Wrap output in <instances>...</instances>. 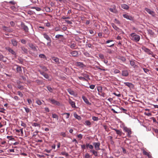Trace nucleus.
<instances>
[{
	"label": "nucleus",
	"mask_w": 158,
	"mask_h": 158,
	"mask_svg": "<svg viewBox=\"0 0 158 158\" xmlns=\"http://www.w3.org/2000/svg\"><path fill=\"white\" fill-rule=\"evenodd\" d=\"M130 38L132 41L136 42H139L140 39V36L135 33H131L130 35Z\"/></svg>",
	"instance_id": "1"
},
{
	"label": "nucleus",
	"mask_w": 158,
	"mask_h": 158,
	"mask_svg": "<svg viewBox=\"0 0 158 158\" xmlns=\"http://www.w3.org/2000/svg\"><path fill=\"white\" fill-rule=\"evenodd\" d=\"M124 131L127 133V135L129 137H131V135L132 134V131L131 128H128L126 127H124L123 128Z\"/></svg>",
	"instance_id": "2"
},
{
	"label": "nucleus",
	"mask_w": 158,
	"mask_h": 158,
	"mask_svg": "<svg viewBox=\"0 0 158 158\" xmlns=\"http://www.w3.org/2000/svg\"><path fill=\"white\" fill-rule=\"evenodd\" d=\"M5 48L6 50L8 51L10 53L13 55L14 57H16V53L11 48L8 47L6 48Z\"/></svg>",
	"instance_id": "3"
},
{
	"label": "nucleus",
	"mask_w": 158,
	"mask_h": 158,
	"mask_svg": "<svg viewBox=\"0 0 158 158\" xmlns=\"http://www.w3.org/2000/svg\"><path fill=\"white\" fill-rule=\"evenodd\" d=\"M48 101L50 102L52 104L54 105H56L57 106H60V103L59 102L55 100L54 99L49 98L48 99Z\"/></svg>",
	"instance_id": "4"
},
{
	"label": "nucleus",
	"mask_w": 158,
	"mask_h": 158,
	"mask_svg": "<svg viewBox=\"0 0 158 158\" xmlns=\"http://www.w3.org/2000/svg\"><path fill=\"white\" fill-rule=\"evenodd\" d=\"M94 145V146L95 149L96 151H98L100 150V143L99 142H94L93 143Z\"/></svg>",
	"instance_id": "5"
},
{
	"label": "nucleus",
	"mask_w": 158,
	"mask_h": 158,
	"mask_svg": "<svg viewBox=\"0 0 158 158\" xmlns=\"http://www.w3.org/2000/svg\"><path fill=\"white\" fill-rule=\"evenodd\" d=\"M142 49L143 51L149 55H152V52L150 50L145 47H143Z\"/></svg>",
	"instance_id": "6"
},
{
	"label": "nucleus",
	"mask_w": 158,
	"mask_h": 158,
	"mask_svg": "<svg viewBox=\"0 0 158 158\" xmlns=\"http://www.w3.org/2000/svg\"><path fill=\"white\" fill-rule=\"evenodd\" d=\"M69 46L72 49H76L77 48L76 44L75 42L71 43Z\"/></svg>",
	"instance_id": "7"
},
{
	"label": "nucleus",
	"mask_w": 158,
	"mask_h": 158,
	"mask_svg": "<svg viewBox=\"0 0 158 158\" xmlns=\"http://www.w3.org/2000/svg\"><path fill=\"white\" fill-rule=\"evenodd\" d=\"M145 10L149 14L151 15L152 16H154L155 15V13L154 12L151 10L150 9L146 8H145Z\"/></svg>",
	"instance_id": "8"
},
{
	"label": "nucleus",
	"mask_w": 158,
	"mask_h": 158,
	"mask_svg": "<svg viewBox=\"0 0 158 158\" xmlns=\"http://www.w3.org/2000/svg\"><path fill=\"white\" fill-rule=\"evenodd\" d=\"M123 17L126 19L129 20H132L133 19V18L130 15H128L127 14H123Z\"/></svg>",
	"instance_id": "9"
},
{
	"label": "nucleus",
	"mask_w": 158,
	"mask_h": 158,
	"mask_svg": "<svg viewBox=\"0 0 158 158\" xmlns=\"http://www.w3.org/2000/svg\"><path fill=\"white\" fill-rule=\"evenodd\" d=\"M111 25L118 32H120V31H122L121 29L117 27L114 23H111Z\"/></svg>",
	"instance_id": "10"
},
{
	"label": "nucleus",
	"mask_w": 158,
	"mask_h": 158,
	"mask_svg": "<svg viewBox=\"0 0 158 158\" xmlns=\"http://www.w3.org/2000/svg\"><path fill=\"white\" fill-rule=\"evenodd\" d=\"M113 130H114L116 133L119 135V136H121L122 135V134L123 133V132H122L121 130H118L116 129H112Z\"/></svg>",
	"instance_id": "11"
},
{
	"label": "nucleus",
	"mask_w": 158,
	"mask_h": 158,
	"mask_svg": "<svg viewBox=\"0 0 158 158\" xmlns=\"http://www.w3.org/2000/svg\"><path fill=\"white\" fill-rule=\"evenodd\" d=\"M82 98L86 104L89 105H91V103L89 102L88 99L85 96H82Z\"/></svg>",
	"instance_id": "12"
},
{
	"label": "nucleus",
	"mask_w": 158,
	"mask_h": 158,
	"mask_svg": "<svg viewBox=\"0 0 158 158\" xmlns=\"http://www.w3.org/2000/svg\"><path fill=\"white\" fill-rule=\"evenodd\" d=\"M70 53L73 57H77L78 55V52L76 51H73Z\"/></svg>",
	"instance_id": "13"
},
{
	"label": "nucleus",
	"mask_w": 158,
	"mask_h": 158,
	"mask_svg": "<svg viewBox=\"0 0 158 158\" xmlns=\"http://www.w3.org/2000/svg\"><path fill=\"white\" fill-rule=\"evenodd\" d=\"M76 66L80 68H83L85 66V65L82 62H77L76 64Z\"/></svg>",
	"instance_id": "14"
},
{
	"label": "nucleus",
	"mask_w": 158,
	"mask_h": 158,
	"mask_svg": "<svg viewBox=\"0 0 158 158\" xmlns=\"http://www.w3.org/2000/svg\"><path fill=\"white\" fill-rule=\"evenodd\" d=\"M43 35L44 38H45L48 41H50L51 38L46 33H44L43 34Z\"/></svg>",
	"instance_id": "15"
},
{
	"label": "nucleus",
	"mask_w": 158,
	"mask_h": 158,
	"mask_svg": "<svg viewBox=\"0 0 158 158\" xmlns=\"http://www.w3.org/2000/svg\"><path fill=\"white\" fill-rule=\"evenodd\" d=\"M69 102L73 108H75L76 107L75 102L70 98L69 99Z\"/></svg>",
	"instance_id": "16"
},
{
	"label": "nucleus",
	"mask_w": 158,
	"mask_h": 158,
	"mask_svg": "<svg viewBox=\"0 0 158 158\" xmlns=\"http://www.w3.org/2000/svg\"><path fill=\"white\" fill-rule=\"evenodd\" d=\"M51 58L52 60L54 61L56 63H57V64H59L60 62L59 61V59L58 58L53 56Z\"/></svg>",
	"instance_id": "17"
},
{
	"label": "nucleus",
	"mask_w": 158,
	"mask_h": 158,
	"mask_svg": "<svg viewBox=\"0 0 158 158\" xmlns=\"http://www.w3.org/2000/svg\"><path fill=\"white\" fill-rule=\"evenodd\" d=\"M0 60L2 61L3 62H5L6 61L7 58L4 56L2 55H0Z\"/></svg>",
	"instance_id": "18"
},
{
	"label": "nucleus",
	"mask_w": 158,
	"mask_h": 158,
	"mask_svg": "<svg viewBox=\"0 0 158 158\" xmlns=\"http://www.w3.org/2000/svg\"><path fill=\"white\" fill-rule=\"evenodd\" d=\"M122 75L124 77H127L129 75V73L127 70H123L122 72Z\"/></svg>",
	"instance_id": "19"
},
{
	"label": "nucleus",
	"mask_w": 158,
	"mask_h": 158,
	"mask_svg": "<svg viewBox=\"0 0 158 158\" xmlns=\"http://www.w3.org/2000/svg\"><path fill=\"white\" fill-rule=\"evenodd\" d=\"M40 73L46 79H48L49 77V76L48 74L47 73H45L44 72L40 71Z\"/></svg>",
	"instance_id": "20"
},
{
	"label": "nucleus",
	"mask_w": 158,
	"mask_h": 158,
	"mask_svg": "<svg viewBox=\"0 0 158 158\" xmlns=\"http://www.w3.org/2000/svg\"><path fill=\"white\" fill-rule=\"evenodd\" d=\"M143 155L147 156L148 158H151L152 157L149 152H148L144 150H143Z\"/></svg>",
	"instance_id": "21"
},
{
	"label": "nucleus",
	"mask_w": 158,
	"mask_h": 158,
	"mask_svg": "<svg viewBox=\"0 0 158 158\" xmlns=\"http://www.w3.org/2000/svg\"><path fill=\"white\" fill-rule=\"evenodd\" d=\"M21 27L25 32H28V28L27 26L25 25L24 24H22Z\"/></svg>",
	"instance_id": "22"
},
{
	"label": "nucleus",
	"mask_w": 158,
	"mask_h": 158,
	"mask_svg": "<svg viewBox=\"0 0 158 158\" xmlns=\"http://www.w3.org/2000/svg\"><path fill=\"white\" fill-rule=\"evenodd\" d=\"M16 66H17L16 70L17 72L19 73H21L22 72L21 67L20 66L17 65H16Z\"/></svg>",
	"instance_id": "23"
},
{
	"label": "nucleus",
	"mask_w": 158,
	"mask_h": 158,
	"mask_svg": "<svg viewBox=\"0 0 158 158\" xmlns=\"http://www.w3.org/2000/svg\"><path fill=\"white\" fill-rule=\"evenodd\" d=\"M121 7L125 10H128L129 8V6L127 5L124 4L121 5Z\"/></svg>",
	"instance_id": "24"
},
{
	"label": "nucleus",
	"mask_w": 158,
	"mask_h": 158,
	"mask_svg": "<svg viewBox=\"0 0 158 158\" xmlns=\"http://www.w3.org/2000/svg\"><path fill=\"white\" fill-rule=\"evenodd\" d=\"M90 152L92 153L95 156H98V152L97 151L93 150H90Z\"/></svg>",
	"instance_id": "25"
},
{
	"label": "nucleus",
	"mask_w": 158,
	"mask_h": 158,
	"mask_svg": "<svg viewBox=\"0 0 158 158\" xmlns=\"http://www.w3.org/2000/svg\"><path fill=\"white\" fill-rule=\"evenodd\" d=\"M86 147L87 148H89L90 149H91V150H93L92 149L94 148V147L92 145L89 144L88 143L86 144Z\"/></svg>",
	"instance_id": "26"
},
{
	"label": "nucleus",
	"mask_w": 158,
	"mask_h": 158,
	"mask_svg": "<svg viewBox=\"0 0 158 158\" xmlns=\"http://www.w3.org/2000/svg\"><path fill=\"white\" fill-rule=\"evenodd\" d=\"M73 115L74 117L78 120H81V116L77 115L76 113H74Z\"/></svg>",
	"instance_id": "27"
},
{
	"label": "nucleus",
	"mask_w": 158,
	"mask_h": 158,
	"mask_svg": "<svg viewBox=\"0 0 158 158\" xmlns=\"http://www.w3.org/2000/svg\"><path fill=\"white\" fill-rule=\"evenodd\" d=\"M68 92L69 93V94L72 95H74L75 94L74 92L72 90L70 89H67Z\"/></svg>",
	"instance_id": "28"
},
{
	"label": "nucleus",
	"mask_w": 158,
	"mask_h": 158,
	"mask_svg": "<svg viewBox=\"0 0 158 158\" xmlns=\"http://www.w3.org/2000/svg\"><path fill=\"white\" fill-rule=\"evenodd\" d=\"M11 42L14 46H16L17 45V41L14 39H13L11 40Z\"/></svg>",
	"instance_id": "29"
},
{
	"label": "nucleus",
	"mask_w": 158,
	"mask_h": 158,
	"mask_svg": "<svg viewBox=\"0 0 158 158\" xmlns=\"http://www.w3.org/2000/svg\"><path fill=\"white\" fill-rule=\"evenodd\" d=\"M30 47L34 51H37L36 47L32 44H30Z\"/></svg>",
	"instance_id": "30"
},
{
	"label": "nucleus",
	"mask_w": 158,
	"mask_h": 158,
	"mask_svg": "<svg viewBox=\"0 0 158 158\" xmlns=\"http://www.w3.org/2000/svg\"><path fill=\"white\" fill-rule=\"evenodd\" d=\"M118 59L122 60L123 62H125L126 60L125 58L123 56H119L118 57Z\"/></svg>",
	"instance_id": "31"
},
{
	"label": "nucleus",
	"mask_w": 158,
	"mask_h": 158,
	"mask_svg": "<svg viewBox=\"0 0 158 158\" xmlns=\"http://www.w3.org/2000/svg\"><path fill=\"white\" fill-rule=\"evenodd\" d=\"M22 50L23 51L24 53H27L28 52L27 49L24 47H21Z\"/></svg>",
	"instance_id": "32"
},
{
	"label": "nucleus",
	"mask_w": 158,
	"mask_h": 158,
	"mask_svg": "<svg viewBox=\"0 0 158 158\" xmlns=\"http://www.w3.org/2000/svg\"><path fill=\"white\" fill-rule=\"evenodd\" d=\"M84 54L85 56L86 57H91L93 58V57L92 56H90V54L87 52H85L84 53Z\"/></svg>",
	"instance_id": "33"
},
{
	"label": "nucleus",
	"mask_w": 158,
	"mask_h": 158,
	"mask_svg": "<svg viewBox=\"0 0 158 158\" xmlns=\"http://www.w3.org/2000/svg\"><path fill=\"white\" fill-rule=\"evenodd\" d=\"M124 84L125 85L128 86L129 87H131L132 85V84L129 82H124Z\"/></svg>",
	"instance_id": "34"
},
{
	"label": "nucleus",
	"mask_w": 158,
	"mask_h": 158,
	"mask_svg": "<svg viewBox=\"0 0 158 158\" xmlns=\"http://www.w3.org/2000/svg\"><path fill=\"white\" fill-rule=\"evenodd\" d=\"M85 124L88 126H90L91 123L89 120H86L85 122Z\"/></svg>",
	"instance_id": "35"
},
{
	"label": "nucleus",
	"mask_w": 158,
	"mask_h": 158,
	"mask_svg": "<svg viewBox=\"0 0 158 158\" xmlns=\"http://www.w3.org/2000/svg\"><path fill=\"white\" fill-rule=\"evenodd\" d=\"M32 125L33 126L35 127H40V124L39 123H32Z\"/></svg>",
	"instance_id": "36"
},
{
	"label": "nucleus",
	"mask_w": 158,
	"mask_h": 158,
	"mask_svg": "<svg viewBox=\"0 0 158 158\" xmlns=\"http://www.w3.org/2000/svg\"><path fill=\"white\" fill-rule=\"evenodd\" d=\"M36 103L39 105H40L42 103L41 101L38 99H36Z\"/></svg>",
	"instance_id": "37"
},
{
	"label": "nucleus",
	"mask_w": 158,
	"mask_h": 158,
	"mask_svg": "<svg viewBox=\"0 0 158 158\" xmlns=\"http://www.w3.org/2000/svg\"><path fill=\"white\" fill-rule=\"evenodd\" d=\"M52 117L53 118H56L57 120H58L59 118L58 115L55 114H52Z\"/></svg>",
	"instance_id": "38"
},
{
	"label": "nucleus",
	"mask_w": 158,
	"mask_h": 158,
	"mask_svg": "<svg viewBox=\"0 0 158 158\" xmlns=\"http://www.w3.org/2000/svg\"><path fill=\"white\" fill-rule=\"evenodd\" d=\"M78 78L80 80H81L84 81H87V80L84 77H78Z\"/></svg>",
	"instance_id": "39"
},
{
	"label": "nucleus",
	"mask_w": 158,
	"mask_h": 158,
	"mask_svg": "<svg viewBox=\"0 0 158 158\" xmlns=\"http://www.w3.org/2000/svg\"><path fill=\"white\" fill-rule=\"evenodd\" d=\"M130 64L131 65V66H133L134 67H135V62L134 61L131 60L130 61Z\"/></svg>",
	"instance_id": "40"
},
{
	"label": "nucleus",
	"mask_w": 158,
	"mask_h": 158,
	"mask_svg": "<svg viewBox=\"0 0 158 158\" xmlns=\"http://www.w3.org/2000/svg\"><path fill=\"white\" fill-rule=\"evenodd\" d=\"M110 11L112 12H113L114 13H116V10L115 8L113 9L112 8H110L109 9Z\"/></svg>",
	"instance_id": "41"
},
{
	"label": "nucleus",
	"mask_w": 158,
	"mask_h": 158,
	"mask_svg": "<svg viewBox=\"0 0 158 158\" xmlns=\"http://www.w3.org/2000/svg\"><path fill=\"white\" fill-rule=\"evenodd\" d=\"M97 89H98V90L99 92H100V93L102 92V88L101 86H98V87Z\"/></svg>",
	"instance_id": "42"
},
{
	"label": "nucleus",
	"mask_w": 158,
	"mask_h": 158,
	"mask_svg": "<svg viewBox=\"0 0 158 158\" xmlns=\"http://www.w3.org/2000/svg\"><path fill=\"white\" fill-rule=\"evenodd\" d=\"M60 135L63 137H66V133L64 132H61L60 133Z\"/></svg>",
	"instance_id": "43"
},
{
	"label": "nucleus",
	"mask_w": 158,
	"mask_h": 158,
	"mask_svg": "<svg viewBox=\"0 0 158 158\" xmlns=\"http://www.w3.org/2000/svg\"><path fill=\"white\" fill-rule=\"evenodd\" d=\"M21 126L23 127L24 128H26L27 127V125L26 123H24L23 122H21Z\"/></svg>",
	"instance_id": "44"
},
{
	"label": "nucleus",
	"mask_w": 158,
	"mask_h": 158,
	"mask_svg": "<svg viewBox=\"0 0 158 158\" xmlns=\"http://www.w3.org/2000/svg\"><path fill=\"white\" fill-rule=\"evenodd\" d=\"M17 94L21 97H22L23 96V94L20 91H18L17 92Z\"/></svg>",
	"instance_id": "45"
},
{
	"label": "nucleus",
	"mask_w": 158,
	"mask_h": 158,
	"mask_svg": "<svg viewBox=\"0 0 158 158\" xmlns=\"http://www.w3.org/2000/svg\"><path fill=\"white\" fill-rule=\"evenodd\" d=\"M92 119L94 121H97L98 120V118L95 116H93L92 117Z\"/></svg>",
	"instance_id": "46"
},
{
	"label": "nucleus",
	"mask_w": 158,
	"mask_h": 158,
	"mask_svg": "<svg viewBox=\"0 0 158 158\" xmlns=\"http://www.w3.org/2000/svg\"><path fill=\"white\" fill-rule=\"evenodd\" d=\"M47 88L48 89L49 92H52L53 89L51 87L49 86H47Z\"/></svg>",
	"instance_id": "47"
},
{
	"label": "nucleus",
	"mask_w": 158,
	"mask_h": 158,
	"mask_svg": "<svg viewBox=\"0 0 158 158\" xmlns=\"http://www.w3.org/2000/svg\"><path fill=\"white\" fill-rule=\"evenodd\" d=\"M24 108L25 109L26 112L27 113L30 112V109L27 107H24Z\"/></svg>",
	"instance_id": "48"
},
{
	"label": "nucleus",
	"mask_w": 158,
	"mask_h": 158,
	"mask_svg": "<svg viewBox=\"0 0 158 158\" xmlns=\"http://www.w3.org/2000/svg\"><path fill=\"white\" fill-rule=\"evenodd\" d=\"M39 56L40 58H46V57L43 54H41L39 55Z\"/></svg>",
	"instance_id": "49"
},
{
	"label": "nucleus",
	"mask_w": 158,
	"mask_h": 158,
	"mask_svg": "<svg viewBox=\"0 0 158 158\" xmlns=\"http://www.w3.org/2000/svg\"><path fill=\"white\" fill-rule=\"evenodd\" d=\"M63 37V35H56L55 36V37L57 39H59L62 37Z\"/></svg>",
	"instance_id": "50"
},
{
	"label": "nucleus",
	"mask_w": 158,
	"mask_h": 158,
	"mask_svg": "<svg viewBox=\"0 0 158 158\" xmlns=\"http://www.w3.org/2000/svg\"><path fill=\"white\" fill-rule=\"evenodd\" d=\"M61 154L63 155H65L66 156H68L69 154L68 153L66 152H61Z\"/></svg>",
	"instance_id": "51"
},
{
	"label": "nucleus",
	"mask_w": 158,
	"mask_h": 158,
	"mask_svg": "<svg viewBox=\"0 0 158 158\" xmlns=\"http://www.w3.org/2000/svg\"><path fill=\"white\" fill-rule=\"evenodd\" d=\"M32 8L35 9L37 11H40L41 10V9L40 8L37 7H34Z\"/></svg>",
	"instance_id": "52"
},
{
	"label": "nucleus",
	"mask_w": 158,
	"mask_h": 158,
	"mask_svg": "<svg viewBox=\"0 0 158 158\" xmlns=\"http://www.w3.org/2000/svg\"><path fill=\"white\" fill-rule=\"evenodd\" d=\"M7 139H9L10 140H12L14 139V138L12 137V136H7Z\"/></svg>",
	"instance_id": "53"
},
{
	"label": "nucleus",
	"mask_w": 158,
	"mask_h": 158,
	"mask_svg": "<svg viewBox=\"0 0 158 158\" xmlns=\"http://www.w3.org/2000/svg\"><path fill=\"white\" fill-rule=\"evenodd\" d=\"M3 27V30L6 31H9V29L7 27H6L5 26H3V27Z\"/></svg>",
	"instance_id": "54"
},
{
	"label": "nucleus",
	"mask_w": 158,
	"mask_h": 158,
	"mask_svg": "<svg viewBox=\"0 0 158 158\" xmlns=\"http://www.w3.org/2000/svg\"><path fill=\"white\" fill-rule=\"evenodd\" d=\"M119 72H120V71L119 70H118V69H114V73L116 74V73H119Z\"/></svg>",
	"instance_id": "55"
},
{
	"label": "nucleus",
	"mask_w": 158,
	"mask_h": 158,
	"mask_svg": "<svg viewBox=\"0 0 158 158\" xmlns=\"http://www.w3.org/2000/svg\"><path fill=\"white\" fill-rule=\"evenodd\" d=\"M64 114H66V118H69V116L70 115V114L69 113H64L63 114V115Z\"/></svg>",
	"instance_id": "56"
},
{
	"label": "nucleus",
	"mask_w": 158,
	"mask_h": 158,
	"mask_svg": "<svg viewBox=\"0 0 158 158\" xmlns=\"http://www.w3.org/2000/svg\"><path fill=\"white\" fill-rule=\"evenodd\" d=\"M99 57L101 59H103L104 58V56L103 54H99Z\"/></svg>",
	"instance_id": "57"
},
{
	"label": "nucleus",
	"mask_w": 158,
	"mask_h": 158,
	"mask_svg": "<svg viewBox=\"0 0 158 158\" xmlns=\"http://www.w3.org/2000/svg\"><path fill=\"white\" fill-rule=\"evenodd\" d=\"M61 19H70V18L69 17H65L64 16H63L61 17Z\"/></svg>",
	"instance_id": "58"
},
{
	"label": "nucleus",
	"mask_w": 158,
	"mask_h": 158,
	"mask_svg": "<svg viewBox=\"0 0 158 158\" xmlns=\"http://www.w3.org/2000/svg\"><path fill=\"white\" fill-rule=\"evenodd\" d=\"M21 42L23 44H25L27 43L26 41L24 39H22L21 40Z\"/></svg>",
	"instance_id": "59"
},
{
	"label": "nucleus",
	"mask_w": 158,
	"mask_h": 158,
	"mask_svg": "<svg viewBox=\"0 0 158 158\" xmlns=\"http://www.w3.org/2000/svg\"><path fill=\"white\" fill-rule=\"evenodd\" d=\"M85 158H90V156L88 153H86L85 154Z\"/></svg>",
	"instance_id": "60"
},
{
	"label": "nucleus",
	"mask_w": 158,
	"mask_h": 158,
	"mask_svg": "<svg viewBox=\"0 0 158 158\" xmlns=\"http://www.w3.org/2000/svg\"><path fill=\"white\" fill-rule=\"evenodd\" d=\"M55 30L56 31H60V28L59 27H56L55 28Z\"/></svg>",
	"instance_id": "61"
},
{
	"label": "nucleus",
	"mask_w": 158,
	"mask_h": 158,
	"mask_svg": "<svg viewBox=\"0 0 158 158\" xmlns=\"http://www.w3.org/2000/svg\"><path fill=\"white\" fill-rule=\"evenodd\" d=\"M38 132V131H36L35 132H34L33 136H35Z\"/></svg>",
	"instance_id": "62"
},
{
	"label": "nucleus",
	"mask_w": 158,
	"mask_h": 158,
	"mask_svg": "<svg viewBox=\"0 0 158 158\" xmlns=\"http://www.w3.org/2000/svg\"><path fill=\"white\" fill-rule=\"evenodd\" d=\"M82 135L81 134H79V135H78L77 136V137L80 140L82 138Z\"/></svg>",
	"instance_id": "63"
},
{
	"label": "nucleus",
	"mask_w": 158,
	"mask_h": 158,
	"mask_svg": "<svg viewBox=\"0 0 158 158\" xmlns=\"http://www.w3.org/2000/svg\"><path fill=\"white\" fill-rule=\"evenodd\" d=\"M104 31L107 33L108 32V30L107 27H105Z\"/></svg>",
	"instance_id": "64"
}]
</instances>
